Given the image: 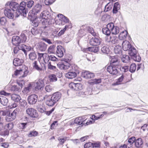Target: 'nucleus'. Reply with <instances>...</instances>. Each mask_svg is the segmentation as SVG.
I'll list each match as a JSON object with an SVG mask.
<instances>
[{
  "label": "nucleus",
  "instance_id": "7ed1b4c3",
  "mask_svg": "<svg viewBox=\"0 0 148 148\" xmlns=\"http://www.w3.org/2000/svg\"><path fill=\"white\" fill-rule=\"evenodd\" d=\"M31 83L34 90L36 91L41 90L45 86L43 80L40 79Z\"/></svg>",
  "mask_w": 148,
  "mask_h": 148
},
{
  "label": "nucleus",
  "instance_id": "7c9ffc66",
  "mask_svg": "<svg viewBox=\"0 0 148 148\" xmlns=\"http://www.w3.org/2000/svg\"><path fill=\"white\" fill-rule=\"evenodd\" d=\"M32 66L34 69L39 72L42 70V68L40 67L38 65V62L37 61H35L32 63Z\"/></svg>",
  "mask_w": 148,
  "mask_h": 148
},
{
  "label": "nucleus",
  "instance_id": "0e129e2a",
  "mask_svg": "<svg viewBox=\"0 0 148 148\" xmlns=\"http://www.w3.org/2000/svg\"><path fill=\"white\" fill-rule=\"evenodd\" d=\"M121 71L123 72H126L128 71V66H125L121 67L120 68Z\"/></svg>",
  "mask_w": 148,
  "mask_h": 148
},
{
  "label": "nucleus",
  "instance_id": "338daca9",
  "mask_svg": "<svg viewBox=\"0 0 148 148\" xmlns=\"http://www.w3.org/2000/svg\"><path fill=\"white\" fill-rule=\"evenodd\" d=\"M27 123H22L18 124V126L20 129H24L26 127Z\"/></svg>",
  "mask_w": 148,
  "mask_h": 148
},
{
  "label": "nucleus",
  "instance_id": "3c124183",
  "mask_svg": "<svg viewBox=\"0 0 148 148\" xmlns=\"http://www.w3.org/2000/svg\"><path fill=\"white\" fill-rule=\"evenodd\" d=\"M130 60V58L128 55H124L121 58L122 62L124 63L127 62Z\"/></svg>",
  "mask_w": 148,
  "mask_h": 148
},
{
  "label": "nucleus",
  "instance_id": "603ef678",
  "mask_svg": "<svg viewBox=\"0 0 148 148\" xmlns=\"http://www.w3.org/2000/svg\"><path fill=\"white\" fill-rule=\"evenodd\" d=\"M111 32L112 33L114 34H117L119 32V29L118 27L114 26Z\"/></svg>",
  "mask_w": 148,
  "mask_h": 148
},
{
  "label": "nucleus",
  "instance_id": "20e7f679",
  "mask_svg": "<svg viewBox=\"0 0 148 148\" xmlns=\"http://www.w3.org/2000/svg\"><path fill=\"white\" fill-rule=\"evenodd\" d=\"M6 116L5 119L7 121H13L16 118V112H4Z\"/></svg>",
  "mask_w": 148,
  "mask_h": 148
},
{
  "label": "nucleus",
  "instance_id": "6e6552de",
  "mask_svg": "<svg viewBox=\"0 0 148 148\" xmlns=\"http://www.w3.org/2000/svg\"><path fill=\"white\" fill-rule=\"evenodd\" d=\"M38 96L35 94H32L29 96L27 98L28 102L30 104H34L37 101Z\"/></svg>",
  "mask_w": 148,
  "mask_h": 148
},
{
  "label": "nucleus",
  "instance_id": "9d476101",
  "mask_svg": "<svg viewBox=\"0 0 148 148\" xmlns=\"http://www.w3.org/2000/svg\"><path fill=\"white\" fill-rule=\"evenodd\" d=\"M14 12L13 10L10 8H6L4 11L5 15L10 19L13 18L14 17Z\"/></svg>",
  "mask_w": 148,
  "mask_h": 148
},
{
  "label": "nucleus",
  "instance_id": "c85d7f7f",
  "mask_svg": "<svg viewBox=\"0 0 148 148\" xmlns=\"http://www.w3.org/2000/svg\"><path fill=\"white\" fill-rule=\"evenodd\" d=\"M126 79L125 75H122L119 78H118L116 82V84L117 85L121 84V82L124 81Z\"/></svg>",
  "mask_w": 148,
  "mask_h": 148
},
{
  "label": "nucleus",
  "instance_id": "4d7b16f0",
  "mask_svg": "<svg viewBox=\"0 0 148 148\" xmlns=\"http://www.w3.org/2000/svg\"><path fill=\"white\" fill-rule=\"evenodd\" d=\"M25 3L26 6V5L28 8H31L33 5L34 2L33 1L31 0L27 1Z\"/></svg>",
  "mask_w": 148,
  "mask_h": 148
},
{
  "label": "nucleus",
  "instance_id": "f3484780",
  "mask_svg": "<svg viewBox=\"0 0 148 148\" xmlns=\"http://www.w3.org/2000/svg\"><path fill=\"white\" fill-rule=\"evenodd\" d=\"M21 40L19 36H14L12 37V42L13 45L17 46L21 43Z\"/></svg>",
  "mask_w": 148,
  "mask_h": 148
},
{
  "label": "nucleus",
  "instance_id": "473e14b6",
  "mask_svg": "<svg viewBox=\"0 0 148 148\" xmlns=\"http://www.w3.org/2000/svg\"><path fill=\"white\" fill-rule=\"evenodd\" d=\"M32 88H33V86L32 83L28 85L27 87L24 88V90L23 91V92L25 94H27L30 92Z\"/></svg>",
  "mask_w": 148,
  "mask_h": 148
},
{
  "label": "nucleus",
  "instance_id": "864d4df0",
  "mask_svg": "<svg viewBox=\"0 0 148 148\" xmlns=\"http://www.w3.org/2000/svg\"><path fill=\"white\" fill-rule=\"evenodd\" d=\"M136 69V65L134 63H132L131 65L129 70L131 72L133 73L135 71Z\"/></svg>",
  "mask_w": 148,
  "mask_h": 148
},
{
  "label": "nucleus",
  "instance_id": "de8ad7c7",
  "mask_svg": "<svg viewBox=\"0 0 148 148\" xmlns=\"http://www.w3.org/2000/svg\"><path fill=\"white\" fill-rule=\"evenodd\" d=\"M14 127L13 123H9L5 126V128L6 130H11Z\"/></svg>",
  "mask_w": 148,
  "mask_h": 148
},
{
  "label": "nucleus",
  "instance_id": "13d9d810",
  "mask_svg": "<svg viewBox=\"0 0 148 148\" xmlns=\"http://www.w3.org/2000/svg\"><path fill=\"white\" fill-rule=\"evenodd\" d=\"M17 84L18 85L20 90H21L24 85V81L23 80L18 81L17 82Z\"/></svg>",
  "mask_w": 148,
  "mask_h": 148
},
{
  "label": "nucleus",
  "instance_id": "ddd939ff",
  "mask_svg": "<svg viewBox=\"0 0 148 148\" xmlns=\"http://www.w3.org/2000/svg\"><path fill=\"white\" fill-rule=\"evenodd\" d=\"M86 119H85L84 116L79 117L76 118L74 120V123L77 124L78 125L81 124H85V121Z\"/></svg>",
  "mask_w": 148,
  "mask_h": 148
},
{
  "label": "nucleus",
  "instance_id": "9b49d317",
  "mask_svg": "<svg viewBox=\"0 0 148 148\" xmlns=\"http://www.w3.org/2000/svg\"><path fill=\"white\" fill-rule=\"evenodd\" d=\"M44 99L47 104L48 106H52L56 103L55 101H53V99L51 98V95L45 96L44 97Z\"/></svg>",
  "mask_w": 148,
  "mask_h": 148
},
{
  "label": "nucleus",
  "instance_id": "bb28decb",
  "mask_svg": "<svg viewBox=\"0 0 148 148\" xmlns=\"http://www.w3.org/2000/svg\"><path fill=\"white\" fill-rule=\"evenodd\" d=\"M76 76V73L74 72H69L65 74L66 77L69 79H72L75 77Z\"/></svg>",
  "mask_w": 148,
  "mask_h": 148
},
{
  "label": "nucleus",
  "instance_id": "e433bc0d",
  "mask_svg": "<svg viewBox=\"0 0 148 148\" xmlns=\"http://www.w3.org/2000/svg\"><path fill=\"white\" fill-rule=\"evenodd\" d=\"M113 3L112 2H110L108 3L105 6L104 11L107 12L110 10L113 7Z\"/></svg>",
  "mask_w": 148,
  "mask_h": 148
},
{
  "label": "nucleus",
  "instance_id": "680f3d73",
  "mask_svg": "<svg viewBox=\"0 0 148 148\" xmlns=\"http://www.w3.org/2000/svg\"><path fill=\"white\" fill-rule=\"evenodd\" d=\"M6 19L5 17H2L0 18V23L1 25H5L6 23Z\"/></svg>",
  "mask_w": 148,
  "mask_h": 148
},
{
  "label": "nucleus",
  "instance_id": "5701e85b",
  "mask_svg": "<svg viewBox=\"0 0 148 148\" xmlns=\"http://www.w3.org/2000/svg\"><path fill=\"white\" fill-rule=\"evenodd\" d=\"M120 9V5L118 2L114 3L113 9V13L114 14L117 13L119 10Z\"/></svg>",
  "mask_w": 148,
  "mask_h": 148
},
{
  "label": "nucleus",
  "instance_id": "37998d69",
  "mask_svg": "<svg viewBox=\"0 0 148 148\" xmlns=\"http://www.w3.org/2000/svg\"><path fill=\"white\" fill-rule=\"evenodd\" d=\"M102 52L103 53L108 54L110 51L109 48L106 45L103 46L101 49Z\"/></svg>",
  "mask_w": 148,
  "mask_h": 148
},
{
  "label": "nucleus",
  "instance_id": "c756f323",
  "mask_svg": "<svg viewBox=\"0 0 148 148\" xmlns=\"http://www.w3.org/2000/svg\"><path fill=\"white\" fill-rule=\"evenodd\" d=\"M57 16L60 19H61L62 21L64 23H69V19L66 17L64 16L61 14H59Z\"/></svg>",
  "mask_w": 148,
  "mask_h": 148
},
{
  "label": "nucleus",
  "instance_id": "8fccbe9b",
  "mask_svg": "<svg viewBox=\"0 0 148 148\" xmlns=\"http://www.w3.org/2000/svg\"><path fill=\"white\" fill-rule=\"evenodd\" d=\"M49 78L51 82H54L57 81V78L56 75L54 74H51L49 75Z\"/></svg>",
  "mask_w": 148,
  "mask_h": 148
},
{
  "label": "nucleus",
  "instance_id": "a19ab883",
  "mask_svg": "<svg viewBox=\"0 0 148 148\" xmlns=\"http://www.w3.org/2000/svg\"><path fill=\"white\" fill-rule=\"evenodd\" d=\"M56 51L55 46L54 45L50 46L48 49L49 53H54Z\"/></svg>",
  "mask_w": 148,
  "mask_h": 148
},
{
  "label": "nucleus",
  "instance_id": "c9c22d12",
  "mask_svg": "<svg viewBox=\"0 0 148 148\" xmlns=\"http://www.w3.org/2000/svg\"><path fill=\"white\" fill-rule=\"evenodd\" d=\"M110 64H114L115 65L119 66V62L118 59L116 56H112L111 58V59L110 61Z\"/></svg>",
  "mask_w": 148,
  "mask_h": 148
},
{
  "label": "nucleus",
  "instance_id": "6ab92c4d",
  "mask_svg": "<svg viewBox=\"0 0 148 148\" xmlns=\"http://www.w3.org/2000/svg\"><path fill=\"white\" fill-rule=\"evenodd\" d=\"M143 142L141 138L136 139L135 142V146L138 148H142L143 147Z\"/></svg>",
  "mask_w": 148,
  "mask_h": 148
},
{
  "label": "nucleus",
  "instance_id": "c03bdc74",
  "mask_svg": "<svg viewBox=\"0 0 148 148\" xmlns=\"http://www.w3.org/2000/svg\"><path fill=\"white\" fill-rule=\"evenodd\" d=\"M51 35L54 37H58L57 33L58 31L55 27H53L51 28Z\"/></svg>",
  "mask_w": 148,
  "mask_h": 148
},
{
  "label": "nucleus",
  "instance_id": "774afa93",
  "mask_svg": "<svg viewBox=\"0 0 148 148\" xmlns=\"http://www.w3.org/2000/svg\"><path fill=\"white\" fill-rule=\"evenodd\" d=\"M21 41L22 42H25L27 40V37L25 35L24 33H22L21 34Z\"/></svg>",
  "mask_w": 148,
  "mask_h": 148
},
{
  "label": "nucleus",
  "instance_id": "58836bf2",
  "mask_svg": "<svg viewBox=\"0 0 148 148\" xmlns=\"http://www.w3.org/2000/svg\"><path fill=\"white\" fill-rule=\"evenodd\" d=\"M114 52L116 54H120L122 53L121 47V46L117 45L114 48Z\"/></svg>",
  "mask_w": 148,
  "mask_h": 148
},
{
  "label": "nucleus",
  "instance_id": "49530a36",
  "mask_svg": "<svg viewBox=\"0 0 148 148\" xmlns=\"http://www.w3.org/2000/svg\"><path fill=\"white\" fill-rule=\"evenodd\" d=\"M109 38H106V40L107 42H109L111 41L113 44H115L118 42V39L117 37H114L113 38V39L112 40H111V37H109Z\"/></svg>",
  "mask_w": 148,
  "mask_h": 148
},
{
  "label": "nucleus",
  "instance_id": "6e6d98bb",
  "mask_svg": "<svg viewBox=\"0 0 148 148\" xmlns=\"http://www.w3.org/2000/svg\"><path fill=\"white\" fill-rule=\"evenodd\" d=\"M43 60L45 63L48 62L49 60V56L45 53H44Z\"/></svg>",
  "mask_w": 148,
  "mask_h": 148
},
{
  "label": "nucleus",
  "instance_id": "a18cd8bd",
  "mask_svg": "<svg viewBox=\"0 0 148 148\" xmlns=\"http://www.w3.org/2000/svg\"><path fill=\"white\" fill-rule=\"evenodd\" d=\"M27 114L30 116L36 118L38 116V114L36 112H27Z\"/></svg>",
  "mask_w": 148,
  "mask_h": 148
},
{
  "label": "nucleus",
  "instance_id": "f704fd0d",
  "mask_svg": "<svg viewBox=\"0 0 148 148\" xmlns=\"http://www.w3.org/2000/svg\"><path fill=\"white\" fill-rule=\"evenodd\" d=\"M128 54L132 57L134 56L136 54L137 51L136 49L134 47H132L128 51Z\"/></svg>",
  "mask_w": 148,
  "mask_h": 148
},
{
  "label": "nucleus",
  "instance_id": "393cba45",
  "mask_svg": "<svg viewBox=\"0 0 148 148\" xmlns=\"http://www.w3.org/2000/svg\"><path fill=\"white\" fill-rule=\"evenodd\" d=\"M71 27L72 25L71 23H69L68 25H66L65 27L63 29L61 30V31L58 33V37L63 34L64 33V32L68 28H70Z\"/></svg>",
  "mask_w": 148,
  "mask_h": 148
},
{
  "label": "nucleus",
  "instance_id": "f257e3e1",
  "mask_svg": "<svg viewBox=\"0 0 148 148\" xmlns=\"http://www.w3.org/2000/svg\"><path fill=\"white\" fill-rule=\"evenodd\" d=\"M12 99L14 101L16 102L19 101L21 104V106L20 107L16 108L13 111H18L19 110H23V108H25V106H26L27 102L25 100L21 99L20 96L18 95L13 94L11 95Z\"/></svg>",
  "mask_w": 148,
  "mask_h": 148
},
{
  "label": "nucleus",
  "instance_id": "09e8293b",
  "mask_svg": "<svg viewBox=\"0 0 148 148\" xmlns=\"http://www.w3.org/2000/svg\"><path fill=\"white\" fill-rule=\"evenodd\" d=\"M103 33L107 36H109L111 33V31L107 27L103 28L102 30Z\"/></svg>",
  "mask_w": 148,
  "mask_h": 148
},
{
  "label": "nucleus",
  "instance_id": "dca6fc26",
  "mask_svg": "<svg viewBox=\"0 0 148 148\" xmlns=\"http://www.w3.org/2000/svg\"><path fill=\"white\" fill-rule=\"evenodd\" d=\"M57 66L58 68L61 69L66 70L68 69L69 67V64L66 62L64 63L59 62L57 64Z\"/></svg>",
  "mask_w": 148,
  "mask_h": 148
},
{
  "label": "nucleus",
  "instance_id": "f03ea898",
  "mask_svg": "<svg viewBox=\"0 0 148 148\" xmlns=\"http://www.w3.org/2000/svg\"><path fill=\"white\" fill-rule=\"evenodd\" d=\"M26 3L24 1L22 2L20 4L18 8V10L16 11V13L17 15L16 17H18L20 14L22 15L24 17L26 16L27 11L25 8Z\"/></svg>",
  "mask_w": 148,
  "mask_h": 148
},
{
  "label": "nucleus",
  "instance_id": "39448f33",
  "mask_svg": "<svg viewBox=\"0 0 148 148\" xmlns=\"http://www.w3.org/2000/svg\"><path fill=\"white\" fill-rule=\"evenodd\" d=\"M22 73H23V75L22 76L23 77L26 76L28 73L27 68L25 65H24V66H22V68L21 67L19 69H16L15 71L14 75H18Z\"/></svg>",
  "mask_w": 148,
  "mask_h": 148
},
{
  "label": "nucleus",
  "instance_id": "052dcab7",
  "mask_svg": "<svg viewBox=\"0 0 148 148\" xmlns=\"http://www.w3.org/2000/svg\"><path fill=\"white\" fill-rule=\"evenodd\" d=\"M132 58L134 61L138 62L140 61L141 60V58L139 55H136V54L133 56Z\"/></svg>",
  "mask_w": 148,
  "mask_h": 148
},
{
  "label": "nucleus",
  "instance_id": "79ce46f5",
  "mask_svg": "<svg viewBox=\"0 0 148 148\" xmlns=\"http://www.w3.org/2000/svg\"><path fill=\"white\" fill-rule=\"evenodd\" d=\"M87 49L88 51L95 53H97L99 50V47L96 46L88 47Z\"/></svg>",
  "mask_w": 148,
  "mask_h": 148
},
{
  "label": "nucleus",
  "instance_id": "5fc2aeb1",
  "mask_svg": "<svg viewBox=\"0 0 148 148\" xmlns=\"http://www.w3.org/2000/svg\"><path fill=\"white\" fill-rule=\"evenodd\" d=\"M82 89V85L80 83L75 84V90H81Z\"/></svg>",
  "mask_w": 148,
  "mask_h": 148
},
{
  "label": "nucleus",
  "instance_id": "4468645a",
  "mask_svg": "<svg viewBox=\"0 0 148 148\" xmlns=\"http://www.w3.org/2000/svg\"><path fill=\"white\" fill-rule=\"evenodd\" d=\"M122 48L123 50L125 51H128L131 47L132 46L129 42L127 41H124L122 43Z\"/></svg>",
  "mask_w": 148,
  "mask_h": 148
},
{
  "label": "nucleus",
  "instance_id": "69168bd1",
  "mask_svg": "<svg viewBox=\"0 0 148 148\" xmlns=\"http://www.w3.org/2000/svg\"><path fill=\"white\" fill-rule=\"evenodd\" d=\"M84 148H93V143L90 142L86 143L84 145Z\"/></svg>",
  "mask_w": 148,
  "mask_h": 148
},
{
  "label": "nucleus",
  "instance_id": "4c0bfd02",
  "mask_svg": "<svg viewBox=\"0 0 148 148\" xmlns=\"http://www.w3.org/2000/svg\"><path fill=\"white\" fill-rule=\"evenodd\" d=\"M101 82V79H95L92 80L88 82L89 84L91 85H93L95 84H98L100 83Z\"/></svg>",
  "mask_w": 148,
  "mask_h": 148
},
{
  "label": "nucleus",
  "instance_id": "ea45409f",
  "mask_svg": "<svg viewBox=\"0 0 148 148\" xmlns=\"http://www.w3.org/2000/svg\"><path fill=\"white\" fill-rule=\"evenodd\" d=\"M107 114L106 112H103L102 114H100L98 116H95V115H93L92 116V119H96L98 120L102 118L104 116V115L106 114Z\"/></svg>",
  "mask_w": 148,
  "mask_h": 148
},
{
  "label": "nucleus",
  "instance_id": "e2e57ef3",
  "mask_svg": "<svg viewBox=\"0 0 148 148\" xmlns=\"http://www.w3.org/2000/svg\"><path fill=\"white\" fill-rule=\"evenodd\" d=\"M114 26V24L112 23H110L107 25L106 27L111 31Z\"/></svg>",
  "mask_w": 148,
  "mask_h": 148
},
{
  "label": "nucleus",
  "instance_id": "a878e982",
  "mask_svg": "<svg viewBox=\"0 0 148 148\" xmlns=\"http://www.w3.org/2000/svg\"><path fill=\"white\" fill-rule=\"evenodd\" d=\"M128 34V32L127 31L124 30L119 35V39L122 40L125 39Z\"/></svg>",
  "mask_w": 148,
  "mask_h": 148
},
{
  "label": "nucleus",
  "instance_id": "1a4fd4ad",
  "mask_svg": "<svg viewBox=\"0 0 148 148\" xmlns=\"http://www.w3.org/2000/svg\"><path fill=\"white\" fill-rule=\"evenodd\" d=\"M101 39L99 38L93 37L90 39L89 41V43L92 45L97 46L100 44Z\"/></svg>",
  "mask_w": 148,
  "mask_h": 148
},
{
  "label": "nucleus",
  "instance_id": "72a5a7b5",
  "mask_svg": "<svg viewBox=\"0 0 148 148\" xmlns=\"http://www.w3.org/2000/svg\"><path fill=\"white\" fill-rule=\"evenodd\" d=\"M29 59L33 61L35 60L37 58V55L34 51L30 52L28 55Z\"/></svg>",
  "mask_w": 148,
  "mask_h": 148
},
{
  "label": "nucleus",
  "instance_id": "f8f14e48",
  "mask_svg": "<svg viewBox=\"0 0 148 148\" xmlns=\"http://www.w3.org/2000/svg\"><path fill=\"white\" fill-rule=\"evenodd\" d=\"M94 73L89 71H86L82 73V76L86 79H91L95 77Z\"/></svg>",
  "mask_w": 148,
  "mask_h": 148
},
{
  "label": "nucleus",
  "instance_id": "2f4dec72",
  "mask_svg": "<svg viewBox=\"0 0 148 148\" xmlns=\"http://www.w3.org/2000/svg\"><path fill=\"white\" fill-rule=\"evenodd\" d=\"M19 4L16 2H12L11 6L10 9L14 12L15 11H17L19 6Z\"/></svg>",
  "mask_w": 148,
  "mask_h": 148
},
{
  "label": "nucleus",
  "instance_id": "b1692460",
  "mask_svg": "<svg viewBox=\"0 0 148 148\" xmlns=\"http://www.w3.org/2000/svg\"><path fill=\"white\" fill-rule=\"evenodd\" d=\"M46 12L45 11H43L40 14V18L42 19L41 20L43 25H44L45 22H47V17L46 16Z\"/></svg>",
  "mask_w": 148,
  "mask_h": 148
},
{
  "label": "nucleus",
  "instance_id": "412c9836",
  "mask_svg": "<svg viewBox=\"0 0 148 148\" xmlns=\"http://www.w3.org/2000/svg\"><path fill=\"white\" fill-rule=\"evenodd\" d=\"M82 28L83 29H86V31H88L89 33L91 34L93 36L96 35V33H95L92 27L87 26L85 25H83L82 26Z\"/></svg>",
  "mask_w": 148,
  "mask_h": 148
},
{
  "label": "nucleus",
  "instance_id": "2eb2a0df",
  "mask_svg": "<svg viewBox=\"0 0 148 148\" xmlns=\"http://www.w3.org/2000/svg\"><path fill=\"white\" fill-rule=\"evenodd\" d=\"M63 51H64V49L60 45L57 46L56 53L58 56L62 57L64 55Z\"/></svg>",
  "mask_w": 148,
  "mask_h": 148
},
{
  "label": "nucleus",
  "instance_id": "bf43d9fd",
  "mask_svg": "<svg viewBox=\"0 0 148 148\" xmlns=\"http://www.w3.org/2000/svg\"><path fill=\"white\" fill-rule=\"evenodd\" d=\"M66 139L67 137H64L63 138L59 137L58 138V140L59 141L60 144L62 145L66 140Z\"/></svg>",
  "mask_w": 148,
  "mask_h": 148
},
{
  "label": "nucleus",
  "instance_id": "4be33fe9",
  "mask_svg": "<svg viewBox=\"0 0 148 148\" xmlns=\"http://www.w3.org/2000/svg\"><path fill=\"white\" fill-rule=\"evenodd\" d=\"M23 62V61L22 59H20L18 58H15L13 61V64L15 66H21Z\"/></svg>",
  "mask_w": 148,
  "mask_h": 148
},
{
  "label": "nucleus",
  "instance_id": "aec40b11",
  "mask_svg": "<svg viewBox=\"0 0 148 148\" xmlns=\"http://www.w3.org/2000/svg\"><path fill=\"white\" fill-rule=\"evenodd\" d=\"M61 97V94L59 92H56L54 93L51 96V98H52L53 101L56 102L58 101Z\"/></svg>",
  "mask_w": 148,
  "mask_h": 148
},
{
  "label": "nucleus",
  "instance_id": "a211bd4d",
  "mask_svg": "<svg viewBox=\"0 0 148 148\" xmlns=\"http://www.w3.org/2000/svg\"><path fill=\"white\" fill-rule=\"evenodd\" d=\"M47 46L45 43L41 42L38 43L36 46L37 49L41 51H44L47 49Z\"/></svg>",
  "mask_w": 148,
  "mask_h": 148
},
{
  "label": "nucleus",
  "instance_id": "423d86ee",
  "mask_svg": "<svg viewBox=\"0 0 148 148\" xmlns=\"http://www.w3.org/2000/svg\"><path fill=\"white\" fill-rule=\"evenodd\" d=\"M118 66L114 64H110V65L108 66L107 68L108 71L110 74L116 75L118 73Z\"/></svg>",
  "mask_w": 148,
  "mask_h": 148
},
{
  "label": "nucleus",
  "instance_id": "0eeeda50",
  "mask_svg": "<svg viewBox=\"0 0 148 148\" xmlns=\"http://www.w3.org/2000/svg\"><path fill=\"white\" fill-rule=\"evenodd\" d=\"M42 5L40 4H37L35 5L32 10L29 12L30 15L32 17L34 16L37 13L40 12L41 9Z\"/></svg>",
  "mask_w": 148,
  "mask_h": 148
},
{
  "label": "nucleus",
  "instance_id": "cd10ccee",
  "mask_svg": "<svg viewBox=\"0 0 148 148\" xmlns=\"http://www.w3.org/2000/svg\"><path fill=\"white\" fill-rule=\"evenodd\" d=\"M8 102V100L6 97L0 96V102L2 105L6 106Z\"/></svg>",
  "mask_w": 148,
  "mask_h": 148
}]
</instances>
